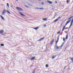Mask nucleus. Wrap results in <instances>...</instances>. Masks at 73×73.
<instances>
[{"mask_svg":"<svg viewBox=\"0 0 73 73\" xmlns=\"http://www.w3.org/2000/svg\"><path fill=\"white\" fill-rule=\"evenodd\" d=\"M73 16H72L71 17H70L69 18L68 20V21L67 22V23H66L65 24V25H68V24H69V23H70V21H71V19H72V18H73Z\"/></svg>","mask_w":73,"mask_h":73,"instance_id":"obj_1","label":"nucleus"},{"mask_svg":"<svg viewBox=\"0 0 73 73\" xmlns=\"http://www.w3.org/2000/svg\"><path fill=\"white\" fill-rule=\"evenodd\" d=\"M73 19L72 20V21L71 22L70 25L69 27V28H70V27H71L72 25H73Z\"/></svg>","mask_w":73,"mask_h":73,"instance_id":"obj_2","label":"nucleus"},{"mask_svg":"<svg viewBox=\"0 0 73 73\" xmlns=\"http://www.w3.org/2000/svg\"><path fill=\"white\" fill-rule=\"evenodd\" d=\"M17 9H18V10H19V11H23V9L19 7H17Z\"/></svg>","mask_w":73,"mask_h":73,"instance_id":"obj_3","label":"nucleus"},{"mask_svg":"<svg viewBox=\"0 0 73 73\" xmlns=\"http://www.w3.org/2000/svg\"><path fill=\"white\" fill-rule=\"evenodd\" d=\"M5 12H6V10H3L2 12V15H4L5 14Z\"/></svg>","mask_w":73,"mask_h":73,"instance_id":"obj_4","label":"nucleus"},{"mask_svg":"<svg viewBox=\"0 0 73 73\" xmlns=\"http://www.w3.org/2000/svg\"><path fill=\"white\" fill-rule=\"evenodd\" d=\"M47 1L48 2V3H49L50 4H52V2L50 1L47 0Z\"/></svg>","mask_w":73,"mask_h":73,"instance_id":"obj_5","label":"nucleus"},{"mask_svg":"<svg viewBox=\"0 0 73 73\" xmlns=\"http://www.w3.org/2000/svg\"><path fill=\"white\" fill-rule=\"evenodd\" d=\"M19 14H20V15H21V16H25V15H24L23 14H22L21 13L19 12Z\"/></svg>","mask_w":73,"mask_h":73,"instance_id":"obj_6","label":"nucleus"},{"mask_svg":"<svg viewBox=\"0 0 73 73\" xmlns=\"http://www.w3.org/2000/svg\"><path fill=\"white\" fill-rule=\"evenodd\" d=\"M42 20H44V21H47V20H48V19L47 18H44V19H42Z\"/></svg>","mask_w":73,"mask_h":73,"instance_id":"obj_7","label":"nucleus"},{"mask_svg":"<svg viewBox=\"0 0 73 73\" xmlns=\"http://www.w3.org/2000/svg\"><path fill=\"white\" fill-rule=\"evenodd\" d=\"M54 39L50 43V45H52V44L53 43V42H54Z\"/></svg>","mask_w":73,"mask_h":73,"instance_id":"obj_8","label":"nucleus"},{"mask_svg":"<svg viewBox=\"0 0 73 73\" xmlns=\"http://www.w3.org/2000/svg\"><path fill=\"white\" fill-rule=\"evenodd\" d=\"M38 28H39V27H37L35 28H34L33 29H34L35 30H37V29H38Z\"/></svg>","mask_w":73,"mask_h":73,"instance_id":"obj_9","label":"nucleus"},{"mask_svg":"<svg viewBox=\"0 0 73 73\" xmlns=\"http://www.w3.org/2000/svg\"><path fill=\"white\" fill-rule=\"evenodd\" d=\"M44 39V38H43L42 39H39L38 40V41H42V40Z\"/></svg>","mask_w":73,"mask_h":73,"instance_id":"obj_10","label":"nucleus"},{"mask_svg":"<svg viewBox=\"0 0 73 73\" xmlns=\"http://www.w3.org/2000/svg\"><path fill=\"white\" fill-rule=\"evenodd\" d=\"M0 17H1V19L3 20H4V17H3V16H2L0 15Z\"/></svg>","mask_w":73,"mask_h":73,"instance_id":"obj_11","label":"nucleus"},{"mask_svg":"<svg viewBox=\"0 0 73 73\" xmlns=\"http://www.w3.org/2000/svg\"><path fill=\"white\" fill-rule=\"evenodd\" d=\"M66 27V26H64L63 27V28L62 29V32H63V31H64V30H65V27Z\"/></svg>","mask_w":73,"mask_h":73,"instance_id":"obj_12","label":"nucleus"},{"mask_svg":"<svg viewBox=\"0 0 73 73\" xmlns=\"http://www.w3.org/2000/svg\"><path fill=\"white\" fill-rule=\"evenodd\" d=\"M4 31L3 30L0 31V33H3Z\"/></svg>","mask_w":73,"mask_h":73,"instance_id":"obj_13","label":"nucleus"},{"mask_svg":"<svg viewBox=\"0 0 73 73\" xmlns=\"http://www.w3.org/2000/svg\"><path fill=\"white\" fill-rule=\"evenodd\" d=\"M35 57H33V58H32L31 59V61H32V60H35Z\"/></svg>","mask_w":73,"mask_h":73,"instance_id":"obj_14","label":"nucleus"},{"mask_svg":"<svg viewBox=\"0 0 73 73\" xmlns=\"http://www.w3.org/2000/svg\"><path fill=\"white\" fill-rule=\"evenodd\" d=\"M58 20V19H56L55 20L54 22L53 23H54V22H56L57 21V20Z\"/></svg>","mask_w":73,"mask_h":73,"instance_id":"obj_15","label":"nucleus"},{"mask_svg":"<svg viewBox=\"0 0 73 73\" xmlns=\"http://www.w3.org/2000/svg\"><path fill=\"white\" fill-rule=\"evenodd\" d=\"M59 38H58V40H57V41H56V44H57V43L58 42V40H59Z\"/></svg>","mask_w":73,"mask_h":73,"instance_id":"obj_16","label":"nucleus"},{"mask_svg":"<svg viewBox=\"0 0 73 73\" xmlns=\"http://www.w3.org/2000/svg\"><path fill=\"white\" fill-rule=\"evenodd\" d=\"M68 35H67L66 36V39H68Z\"/></svg>","mask_w":73,"mask_h":73,"instance_id":"obj_17","label":"nucleus"},{"mask_svg":"<svg viewBox=\"0 0 73 73\" xmlns=\"http://www.w3.org/2000/svg\"><path fill=\"white\" fill-rule=\"evenodd\" d=\"M70 59L71 60H72V63H73V57L72 58H70Z\"/></svg>","mask_w":73,"mask_h":73,"instance_id":"obj_18","label":"nucleus"},{"mask_svg":"<svg viewBox=\"0 0 73 73\" xmlns=\"http://www.w3.org/2000/svg\"><path fill=\"white\" fill-rule=\"evenodd\" d=\"M1 46H4V44H1Z\"/></svg>","mask_w":73,"mask_h":73,"instance_id":"obj_19","label":"nucleus"},{"mask_svg":"<svg viewBox=\"0 0 73 73\" xmlns=\"http://www.w3.org/2000/svg\"><path fill=\"white\" fill-rule=\"evenodd\" d=\"M55 57H56V56H53L52 57V59H54L55 58Z\"/></svg>","mask_w":73,"mask_h":73,"instance_id":"obj_20","label":"nucleus"},{"mask_svg":"<svg viewBox=\"0 0 73 73\" xmlns=\"http://www.w3.org/2000/svg\"><path fill=\"white\" fill-rule=\"evenodd\" d=\"M7 11L8 13H9V14H11V13H10V12H9V11H8L7 10Z\"/></svg>","mask_w":73,"mask_h":73,"instance_id":"obj_21","label":"nucleus"},{"mask_svg":"<svg viewBox=\"0 0 73 73\" xmlns=\"http://www.w3.org/2000/svg\"><path fill=\"white\" fill-rule=\"evenodd\" d=\"M7 5L8 7V8H9V4L8 3H7Z\"/></svg>","mask_w":73,"mask_h":73,"instance_id":"obj_22","label":"nucleus"},{"mask_svg":"<svg viewBox=\"0 0 73 73\" xmlns=\"http://www.w3.org/2000/svg\"><path fill=\"white\" fill-rule=\"evenodd\" d=\"M44 8H42V7H41V8H40L39 9H44Z\"/></svg>","mask_w":73,"mask_h":73,"instance_id":"obj_23","label":"nucleus"},{"mask_svg":"<svg viewBox=\"0 0 73 73\" xmlns=\"http://www.w3.org/2000/svg\"><path fill=\"white\" fill-rule=\"evenodd\" d=\"M56 49L57 50V49H59V47H58V46H56Z\"/></svg>","mask_w":73,"mask_h":73,"instance_id":"obj_24","label":"nucleus"},{"mask_svg":"<svg viewBox=\"0 0 73 73\" xmlns=\"http://www.w3.org/2000/svg\"><path fill=\"white\" fill-rule=\"evenodd\" d=\"M46 68H48V65L46 64Z\"/></svg>","mask_w":73,"mask_h":73,"instance_id":"obj_25","label":"nucleus"},{"mask_svg":"<svg viewBox=\"0 0 73 73\" xmlns=\"http://www.w3.org/2000/svg\"><path fill=\"white\" fill-rule=\"evenodd\" d=\"M60 31L58 32L57 33V34H60Z\"/></svg>","mask_w":73,"mask_h":73,"instance_id":"obj_26","label":"nucleus"},{"mask_svg":"<svg viewBox=\"0 0 73 73\" xmlns=\"http://www.w3.org/2000/svg\"><path fill=\"white\" fill-rule=\"evenodd\" d=\"M35 8V9H39V8L38 7Z\"/></svg>","mask_w":73,"mask_h":73,"instance_id":"obj_27","label":"nucleus"},{"mask_svg":"<svg viewBox=\"0 0 73 73\" xmlns=\"http://www.w3.org/2000/svg\"><path fill=\"white\" fill-rule=\"evenodd\" d=\"M69 1L68 0H67V3H69Z\"/></svg>","mask_w":73,"mask_h":73,"instance_id":"obj_28","label":"nucleus"},{"mask_svg":"<svg viewBox=\"0 0 73 73\" xmlns=\"http://www.w3.org/2000/svg\"><path fill=\"white\" fill-rule=\"evenodd\" d=\"M42 5H43V4H44V2H42Z\"/></svg>","mask_w":73,"mask_h":73,"instance_id":"obj_29","label":"nucleus"},{"mask_svg":"<svg viewBox=\"0 0 73 73\" xmlns=\"http://www.w3.org/2000/svg\"><path fill=\"white\" fill-rule=\"evenodd\" d=\"M66 68V66H65V67L64 68V70L65 69V68Z\"/></svg>","mask_w":73,"mask_h":73,"instance_id":"obj_30","label":"nucleus"},{"mask_svg":"<svg viewBox=\"0 0 73 73\" xmlns=\"http://www.w3.org/2000/svg\"><path fill=\"white\" fill-rule=\"evenodd\" d=\"M57 19H58V20L59 19H61V17H58V18Z\"/></svg>","mask_w":73,"mask_h":73,"instance_id":"obj_31","label":"nucleus"},{"mask_svg":"<svg viewBox=\"0 0 73 73\" xmlns=\"http://www.w3.org/2000/svg\"><path fill=\"white\" fill-rule=\"evenodd\" d=\"M63 41H65V39H64V38H63Z\"/></svg>","mask_w":73,"mask_h":73,"instance_id":"obj_32","label":"nucleus"},{"mask_svg":"<svg viewBox=\"0 0 73 73\" xmlns=\"http://www.w3.org/2000/svg\"><path fill=\"white\" fill-rule=\"evenodd\" d=\"M63 44H64V43L62 44V45L61 46V47H62V46Z\"/></svg>","mask_w":73,"mask_h":73,"instance_id":"obj_33","label":"nucleus"},{"mask_svg":"<svg viewBox=\"0 0 73 73\" xmlns=\"http://www.w3.org/2000/svg\"><path fill=\"white\" fill-rule=\"evenodd\" d=\"M55 4H57V1H56V2H55Z\"/></svg>","mask_w":73,"mask_h":73,"instance_id":"obj_34","label":"nucleus"},{"mask_svg":"<svg viewBox=\"0 0 73 73\" xmlns=\"http://www.w3.org/2000/svg\"><path fill=\"white\" fill-rule=\"evenodd\" d=\"M44 27H46V25H44Z\"/></svg>","mask_w":73,"mask_h":73,"instance_id":"obj_35","label":"nucleus"},{"mask_svg":"<svg viewBox=\"0 0 73 73\" xmlns=\"http://www.w3.org/2000/svg\"><path fill=\"white\" fill-rule=\"evenodd\" d=\"M33 73H35V71H34L33 72Z\"/></svg>","mask_w":73,"mask_h":73,"instance_id":"obj_36","label":"nucleus"},{"mask_svg":"<svg viewBox=\"0 0 73 73\" xmlns=\"http://www.w3.org/2000/svg\"><path fill=\"white\" fill-rule=\"evenodd\" d=\"M31 6H32V7H33V5H31Z\"/></svg>","mask_w":73,"mask_h":73,"instance_id":"obj_37","label":"nucleus"},{"mask_svg":"<svg viewBox=\"0 0 73 73\" xmlns=\"http://www.w3.org/2000/svg\"><path fill=\"white\" fill-rule=\"evenodd\" d=\"M25 7H28V6H25Z\"/></svg>","mask_w":73,"mask_h":73,"instance_id":"obj_38","label":"nucleus"},{"mask_svg":"<svg viewBox=\"0 0 73 73\" xmlns=\"http://www.w3.org/2000/svg\"><path fill=\"white\" fill-rule=\"evenodd\" d=\"M19 0H16V1H18Z\"/></svg>","mask_w":73,"mask_h":73,"instance_id":"obj_39","label":"nucleus"},{"mask_svg":"<svg viewBox=\"0 0 73 73\" xmlns=\"http://www.w3.org/2000/svg\"><path fill=\"white\" fill-rule=\"evenodd\" d=\"M41 0H39L40 1H41Z\"/></svg>","mask_w":73,"mask_h":73,"instance_id":"obj_40","label":"nucleus"}]
</instances>
